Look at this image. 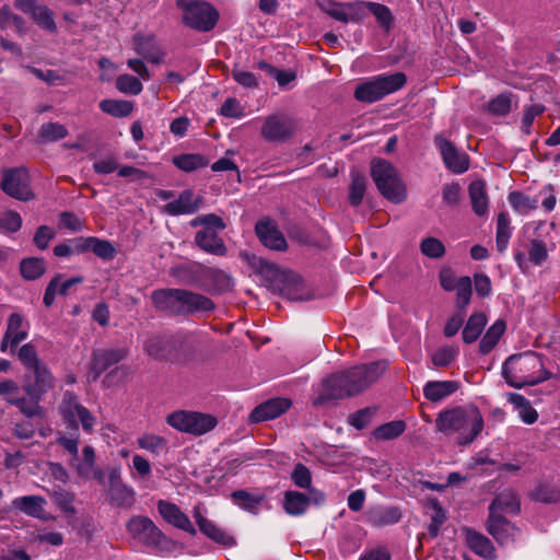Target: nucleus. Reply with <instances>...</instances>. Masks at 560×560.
Listing matches in <instances>:
<instances>
[{
  "label": "nucleus",
  "mask_w": 560,
  "mask_h": 560,
  "mask_svg": "<svg viewBox=\"0 0 560 560\" xmlns=\"http://www.w3.org/2000/svg\"><path fill=\"white\" fill-rule=\"evenodd\" d=\"M386 368L385 361H376L330 375L324 381L322 393L314 400V405L319 406L328 400L343 399L362 393L380 378Z\"/></svg>",
  "instance_id": "nucleus-1"
},
{
  "label": "nucleus",
  "mask_w": 560,
  "mask_h": 560,
  "mask_svg": "<svg viewBox=\"0 0 560 560\" xmlns=\"http://www.w3.org/2000/svg\"><path fill=\"white\" fill-rule=\"evenodd\" d=\"M502 374L515 388L533 386L551 377L544 369L541 357L532 351L509 357L503 363Z\"/></svg>",
  "instance_id": "nucleus-2"
},
{
  "label": "nucleus",
  "mask_w": 560,
  "mask_h": 560,
  "mask_svg": "<svg viewBox=\"0 0 560 560\" xmlns=\"http://www.w3.org/2000/svg\"><path fill=\"white\" fill-rule=\"evenodd\" d=\"M435 424L440 432L457 433L459 444H468L481 432L483 419L476 407H458L441 411Z\"/></svg>",
  "instance_id": "nucleus-3"
},
{
  "label": "nucleus",
  "mask_w": 560,
  "mask_h": 560,
  "mask_svg": "<svg viewBox=\"0 0 560 560\" xmlns=\"http://www.w3.org/2000/svg\"><path fill=\"white\" fill-rule=\"evenodd\" d=\"M190 225L192 228L201 226V230L195 235V243L200 249L215 256L226 255L228 248L218 235L226 228L222 218L214 213L200 214L190 221Z\"/></svg>",
  "instance_id": "nucleus-4"
},
{
  "label": "nucleus",
  "mask_w": 560,
  "mask_h": 560,
  "mask_svg": "<svg viewBox=\"0 0 560 560\" xmlns=\"http://www.w3.org/2000/svg\"><path fill=\"white\" fill-rule=\"evenodd\" d=\"M406 81V75L402 72L380 74L358 84L354 97L363 103H374L400 90Z\"/></svg>",
  "instance_id": "nucleus-5"
},
{
  "label": "nucleus",
  "mask_w": 560,
  "mask_h": 560,
  "mask_svg": "<svg viewBox=\"0 0 560 560\" xmlns=\"http://www.w3.org/2000/svg\"><path fill=\"white\" fill-rule=\"evenodd\" d=\"M371 176L380 192L388 200L399 203L406 199V188L396 168L385 160L371 162Z\"/></svg>",
  "instance_id": "nucleus-6"
},
{
  "label": "nucleus",
  "mask_w": 560,
  "mask_h": 560,
  "mask_svg": "<svg viewBox=\"0 0 560 560\" xmlns=\"http://www.w3.org/2000/svg\"><path fill=\"white\" fill-rule=\"evenodd\" d=\"M166 423L183 433L200 436L215 428V417L190 410H175L166 417Z\"/></svg>",
  "instance_id": "nucleus-7"
},
{
  "label": "nucleus",
  "mask_w": 560,
  "mask_h": 560,
  "mask_svg": "<svg viewBox=\"0 0 560 560\" xmlns=\"http://www.w3.org/2000/svg\"><path fill=\"white\" fill-rule=\"evenodd\" d=\"M59 412L62 420L73 432L70 435L79 434V423L84 432L91 434L96 424V418L81 405L72 392H66L59 405Z\"/></svg>",
  "instance_id": "nucleus-8"
},
{
  "label": "nucleus",
  "mask_w": 560,
  "mask_h": 560,
  "mask_svg": "<svg viewBox=\"0 0 560 560\" xmlns=\"http://www.w3.org/2000/svg\"><path fill=\"white\" fill-rule=\"evenodd\" d=\"M177 5L183 10V21L189 27L208 32L215 26L219 14L210 3L199 0H177Z\"/></svg>",
  "instance_id": "nucleus-9"
},
{
  "label": "nucleus",
  "mask_w": 560,
  "mask_h": 560,
  "mask_svg": "<svg viewBox=\"0 0 560 560\" xmlns=\"http://www.w3.org/2000/svg\"><path fill=\"white\" fill-rule=\"evenodd\" d=\"M59 445H61L69 454L73 456V466L77 474L81 478H88L96 466L95 451L91 445H85L82 450V455L79 456V434L77 435H60L57 439Z\"/></svg>",
  "instance_id": "nucleus-10"
},
{
  "label": "nucleus",
  "mask_w": 560,
  "mask_h": 560,
  "mask_svg": "<svg viewBox=\"0 0 560 560\" xmlns=\"http://www.w3.org/2000/svg\"><path fill=\"white\" fill-rule=\"evenodd\" d=\"M0 186L8 196L18 200L28 201L34 198L28 172L23 167L5 171Z\"/></svg>",
  "instance_id": "nucleus-11"
},
{
  "label": "nucleus",
  "mask_w": 560,
  "mask_h": 560,
  "mask_svg": "<svg viewBox=\"0 0 560 560\" xmlns=\"http://www.w3.org/2000/svg\"><path fill=\"white\" fill-rule=\"evenodd\" d=\"M296 130L295 120L283 114H275L265 118L260 136L268 142H285Z\"/></svg>",
  "instance_id": "nucleus-12"
},
{
  "label": "nucleus",
  "mask_w": 560,
  "mask_h": 560,
  "mask_svg": "<svg viewBox=\"0 0 560 560\" xmlns=\"http://www.w3.org/2000/svg\"><path fill=\"white\" fill-rule=\"evenodd\" d=\"M127 530L133 539L148 546L158 545L162 537L161 530L145 516L130 518L127 523Z\"/></svg>",
  "instance_id": "nucleus-13"
},
{
  "label": "nucleus",
  "mask_w": 560,
  "mask_h": 560,
  "mask_svg": "<svg viewBox=\"0 0 560 560\" xmlns=\"http://www.w3.org/2000/svg\"><path fill=\"white\" fill-rule=\"evenodd\" d=\"M129 350L125 347L95 350L92 355L90 368V376L92 381H96L103 372L127 358Z\"/></svg>",
  "instance_id": "nucleus-14"
},
{
  "label": "nucleus",
  "mask_w": 560,
  "mask_h": 560,
  "mask_svg": "<svg viewBox=\"0 0 560 560\" xmlns=\"http://www.w3.org/2000/svg\"><path fill=\"white\" fill-rule=\"evenodd\" d=\"M326 13L342 23H359L365 18V1L332 3L326 9Z\"/></svg>",
  "instance_id": "nucleus-15"
},
{
  "label": "nucleus",
  "mask_w": 560,
  "mask_h": 560,
  "mask_svg": "<svg viewBox=\"0 0 560 560\" xmlns=\"http://www.w3.org/2000/svg\"><path fill=\"white\" fill-rule=\"evenodd\" d=\"M28 336V325L19 313H13L8 318L7 329L0 343V350L5 352L8 348H14Z\"/></svg>",
  "instance_id": "nucleus-16"
},
{
  "label": "nucleus",
  "mask_w": 560,
  "mask_h": 560,
  "mask_svg": "<svg viewBox=\"0 0 560 560\" xmlns=\"http://www.w3.org/2000/svg\"><path fill=\"white\" fill-rule=\"evenodd\" d=\"M434 142L448 170L457 174H462L468 170L469 162L467 155L458 152L448 140L438 136L435 137Z\"/></svg>",
  "instance_id": "nucleus-17"
},
{
  "label": "nucleus",
  "mask_w": 560,
  "mask_h": 560,
  "mask_svg": "<svg viewBox=\"0 0 560 560\" xmlns=\"http://www.w3.org/2000/svg\"><path fill=\"white\" fill-rule=\"evenodd\" d=\"M514 259L522 272L525 273L529 270L530 264L541 266L548 259L547 245L544 241L532 240L527 246V254L518 252Z\"/></svg>",
  "instance_id": "nucleus-18"
},
{
  "label": "nucleus",
  "mask_w": 560,
  "mask_h": 560,
  "mask_svg": "<svg viewBox=\"0 0 560 560\" xmlns=\"http://www.w3.org/2000/svg\"><path fill=\"white\" fill-rule=\"evenodd\" d=\"M32 371L34 373V382L26 384L24 390L33 399L40 400L47 392L54 388L55 377L45 363Z\"/></svg>",
  "instance_id": "nucleus-19"
},
{
  "label": "nucleus",
  "mask_w": 560,
  "mask_h": 560,
  "mask_svg": "<svg viewBox=\"0 0 560 560\" xmlns=\"http://www.w3.org/2000/svg\"><path fill=\"white\" fill-rule=\"evenodd\" d=\"M214 303L207 296L179 289V315L210 312Z\"/></svg>",
  "instance_id": "nucleus-20"
},
{
  "label": "nucleus",
  "mask_w": 560,
  "mask_h": 560,
  "mask_svg": "<svg viewBox=\"0 0 560 560\" xmlns=\"http://www.w3.org/2000/svg\"><path fill=\"white\" fill-rule=\"evenodd\" d=\"M259 241L273 250H285L287 241L278 228L268 219L260 220L255 226Z\"/></svg>",
  "instance_id": "nucleus-21"
},
{
  "label": "nucleus",
  "mask_w": 560,
  "mask_h": 560,
  "mask_svg": "<svg viewBox=\"0 0 560 560\" xmlns=\"http://www.w3.org/2000/svg\"><path fill=\"white\" fill-rule=\"evenodd\" d=\"M290 407L291 401L287 398L269 399L250 412L249 420L255 423L272 420L284 413Z\"/></svg>",
  "instance_id": "nucleus-22"
},
{
  "label": "nucleus",
  "mask_w": 560,
  "mask_h": 560,
  "mask_svg": "<svg viewBox=\"0 0 560 560\" xmlns=\"http://www.w3.org/2000/svg\"><path fill=\"white\" fill-rule=\"evenodd\" d=\"M93 252L97 257L104 260H110L116 255L114 245L106 240H101L94 236L79 237L75 240V252L78 254Z\"/></svg>",
  "instance_id": "nucleus-23"
},
{
  "label": "nucleus",
  "mask_w": 560,
  "mask_h": 560,
  "mask_svg": "<svg viewBox=\"0 0 560 560\" xmlns=\"http://www.w3.org/2000/svg\"><path fill=\"white\" fill-rule=\"evenodd\" d=\"M158 510L167 523L191 535L196 534L188 516L176 504L161 500L158 503Z\"/></svg>",
  "instance_id": "nucleus-24"
},
{
  "label": "nucleus",
  "mask_w": 560,
  "mask_h": 560,
  "mask_svg": "<svg viewBox=\"0 0 560 560\" xmlns=\"http://www.w3.org/2000/svg\"><path fill=\"white\" fill-rule=\"evenodd\" d=\"M133 47L136 52L149 62L160 63L163 60L164 52L151 35L137 34L133 37Z\"/></svg>",
  "instance_id": "nucleus-25"
},
{
  "label": "nucleus",
  "mask_w": 560,
  "mask_h": 560,
  "mask_svg": "<svg viewBox=\"0 0 560 560\" xmlns=\"http://www.w3.org/2000/svg\"><path fill=\"white\" fill-rule=\"evenodd\" d=\"M201 203L200 197H195L191 190H184L176 200L165 205V212L171 215L195 213Z\"/></svg>",
  "instance_id": "nucleus-26"
},
{
  "label": "nucleus",
  "mask_w": 560,
  "mask_h": 560,
  "mask_svg": "<svg viewBox=\"0 0 560 560\" xmlns=\"http://www.w3.org/2000/svg\"><path fill=\"white\" fill-rule=\"evenodd\" d=\"M151 300L156 310L179 315V289L154 290Z\"/></svg>",
  "instance_id": "nucleus-27"
},
{
  "label": "nucleus",
  "mask_w": 560,
  "mask_h": 560,
  "mask_svg": "<svg viewBox=\"0 0 560 560\" xmlns=\"http://www.w3.org/2000/svg\"><path fill=\"white\" fill-rule=\"evenodd\" d=\"M194 517L199 526V529L213 541L223 546H232L234 538L219 528L212 521L203 517L199 509H195Z\"/></svg>",
  "instance_id": "nucleus-28"
},
{
  "label": "nucleus",
  "mask_w": 560,
  "mask_h": 560,
  "mask_svg": "<svg viewBox=\"0 0 560 560\" xmlns=\"http://www.w3.org/2000/svg\"><path fill=\"white\" fill-rule=\"evenodd\" d=\"M488 530L500 544H506L514 537L515 527L502 515H489Z\"/></svg>",
  "instance_id": "nucleus-29"
},
{
  "label": "nucleus",
  "mask_w": 560,
  "mask_h": 560,
  "mask_svg": "<svg viewBox=\"0 0 560 560\" xmlns=\"http://www.w3.org/2000/svg\"><path fill=\"white\" fill-rule=\"evenodd\" d=\"M457 388L458 384L454 381H431L424 385L423 395L428 400L438 402L454 394Z\"/></svg>",
  "instance_id": "nucleus-30"
},
{
  "label": "nucleus",
  "mask_w": 560,
  "mask_h": 560,
  "mask_svg": "<svg viewBox=\"0 0 560 560\" xmlns=\"http://www.w3.org/2000/svg\"><path fill=\"white\" fill-rule=\"evenodd\" d=\"M46 500L38 495H24L15 498L12 501V505L25 513L26 515L44 518L45 517V509Z\"/></svg>",
  "instance_id": "nucleus-31"
},
{
  "label": "nucleus",
  "mask_w": 560,
  "mask_h": 560,
  "mask_svg": "<svg viewBox=\"0 0 560 560\" xmlns=\"http://www.w3.org/2000/svg\"><path fill=\"white\" fill-rule=\"evenodd\" d=\"M472 211L477 215H486L488 213L489 201L486 192V184L482 180H475L468 188Z\"/></svg>",
  "instance_id": "nucleus-32"
},
{
  "label": "nucleus",
  "mask_w": 560,
  "mask_h": 560,
  "mask_svg": "<svg viewBox=\"0 0 560 560\" xmlns=\"http://www.w3.org/2000/svg\"><path fill=\"white\" fill-rule=\"evenodd\" d=\"M466 541L468 547L478 556L486 559L495 558L493 545L486 536L475 530H467Z\"/></svg>",
  "instance_id": "nucleus-33"
},
{
  "label": "nucleus",
  "mask_w": 560,
  "mask_h": 560,
  "mask_svg": "<svg viewBox=\"0 0 560 560\" xmlns=\"http://www.w3.org/2000/svg\"><path fill=\"white\" fill-rule=\"evenodd\" d=\"M368 517L373 526L381 527L397 523L401 514L394 506H376L370 510Z\"/></svg>",
  "instance_id": "nucleus-34"
},
{
  "label": "nucleus",
  "mask_w": 560,
  "mask_h": 560,
  "mask_svg": "<svg viewBox=\"0 0 560 560\" xmlns=\"http://www.w3.org/2000/svg\"><path fill=\"white\" fill-rule=\"evenodd\" d=\"M518 511L520 501L512 490H504L499 493L490 505V515L499 514V512L517 513Z\"/></svg>",
  "instance_id": "nucleus-35"
},
{
  "label": "nucleus",
  "mask_w": 560,
  "mask_h": 560,
  "mask_svg": "<svg viewBox=\"0 0 560 560\" xmlns=\"http://www.w3.org/2000/svg\"><path fill=\"white\" fill-rule=\"evenodd\" d=\"M487 322V316L483 313L471 314L463 329L464 342H475L480 337Z\"/></svg>",
  "instance_id": "nucleus-36"
},
{
  "label": "nucleus",
  "mask_w": 560,
  "mask_h": 560,
  "mask_svg": "<svg viewBox=\"0 0 560 560\" xmlns=\"http://www.w3.org/2000/svg\"><path fill=\"white\" fill-rule=\"evenodd\" d=\"M505 322L498 319L488 328L479 343L481 353H489L497 346L501 336L505 331Z\"/></svg>",
  "instance_id": "nucleus-37"
},
{
  "label": "nucleus",
  "mask_w": 560,
  "mask_h": 560,
  "mask_svg": "<svg viewBox=\"0 0 560 560\" xmlns=\"http://www.w3.org/2000/svg\"><path fill=\"white\" fill-rule=\"evenodd\" d=\"M143 349L153 359H163L171 351L168 338L161 335L149 337L143 343Z\"/></svg>",
  "instance_id": "nucleus-38"
},
{
  "label": "nucleus",
  "mask_w": 560,
  "mask_h": 560,
  "mask_svg": "<svg viewBox=\"0 0 560 560\" xmlns=\"http://www.w3.org/2000/svg\"><path fill=\"white\" fill-rule=\"evenodd\" d=\"M509 401L515 407L518 417L523 420V422L533 424L537 420V411L532 407L530 402L524 396L516 393H511L509 395Z\"/></svg>",
  "instance_id": "nucleus-39"
},
{
  "label": "nucleus",
  "mask_w": 560,
  "mask_h": 560,
  "mask_svg": "<svg viewBox=\"0 0 560 560\" xmlns=\"http://www.w3.org/2000/svg\"><path fill=\"white\" fill-rule=\"evenodd\" d=\"M231 497L236 505L252 513H256L265 500L262 493H250L245 490L234 491Z\"/></svg>",
  "instance_id": "nucleus-40"
},
{
  "label": "nucleus",
  "mask_w": 560,
  "mask_h": 560,
  "mask_svg": "<svg viewBox=\"0 0 560 560\" xmlns=\"http://www.w3.org/2000/svg\"><path fill=\"white\" fill-rule=\"evenodd\" d=\"M110 495L113 501L119 506L129 508L135 502V491L132 488L122 483L119 479L115 480L112 476Z\"/></svg>",
  "instance_id": "nucleus-41"
},
{
  "label": "nucleus",
  "mask_w": 560,
  "mask_h": 560,
  "mask_svg": "<svg viewBox=\"0 0 560 560\" xmlns=\"http://www.w3.org/2000/svg\"><path fill=\"white\" fill-rule=\"evenodd\" d=\"M512 234L511 220L506 212H500L497 219L495 243L500 253H503Z\"/></svg>",
  "instance_id": "nucleus-42"
},
{
  "label": "nucleus",
  "mask_w": 560,
  "mask_h": 560,
  "mask_svg": "<svg viewBox=\"0 0 560 560\" xmlns=\"http://www.w3.org/2000/svg\"><path fill=\"white\" fill-rule=\"evenodd\" d=\"M509 202L514 211L525 215L534 211L538 207V200L521 191H512L509 194Z\"/></svg>",
  "instance_id": "nucleus-43"
},
{
  "label": "nucleus",
  "mask_w": 560,
  "mask_h": 560,
  "mask_svg": "<svg viewBox=\"0 0 560 560\" xmlns=\"http://www.w3.org/2000/svg\"><path fill=\"white\" fill-rule=\"evenodd\" d=\"M308 503L310 499L301 492L288 491L285 493L284 510L291 515L303 514L306 511Z\"/></svg>",
  "instance_id": "nucleus-44"
},
{
  "label": "nucleus",
  "mask_w": 560,
  "mask_h": 560,
  "mask_svg": "<svg viewBox=\"0 0 560 560\" xmlns=\"http://www.w3.org/2000/svg\"><path fill=\"white\" fill-rule=\"evenodd\" d=\"M137 445L154 455L161 454L167 447V440L158 434L147 433L137 439Z\"/></svg>",
  "instance_id": "nucleus-45"
},
{
  "label": "nucleus",
  "mask_w": 560,
  "mask_h": 560,
  "mask_svg": "<svg viewBox=\"0 0 560 560\" xmlns=\"http://www.w3.org/2000/svg\"><path fill=\"white\" fill-rule=\"evenodd\" d=\"M100 108L114 117H126L131 114L133 104L125 100H103Z\"/></svg>",
  "instance_id": "nucleus-46"
},
{
  "label": "nucleus",
  "mask_w": 560,
  "mask_h": 560,
  "mask_svg": "<svg viewBox=\"0 0 560 560\" xmlns=\"http://www.w3.org/2000/svg\"><path fill=\"white\" fill-rule=\"evenodd\" d=\"M366 190V178L357 171L351 172V184L349 187V201L352 206H359Z\"/></svg>",
  "instance_id": "nucleus-47"
},
{
  "label": "nucleus",
  "mask_w": 560,
  "mask_h": 560,
  "mask_svg": "<svg viewBox=\"0 0 560 560\" xmlns=\"http://www.w3.org/2000/svg\"><path fill=\"white\" fill-rule=\"evenodd\" d=\"M368 12H371L375 16L381 27L385 31L390 30L393 15L389 8L382 3L365 1V15Z\"/></svg>",
  "instance_id": "nucleus-48"
},
{
  "label": "nucleus",
  "mask_w": 560,
  "mask_h": 560,
  "mask_svg": "<svg viewBox=\"0 0 560 560\" xmlns=\"http://www.w3.org/2000/svg\"><path fill=\"white\" fill-rule=\"evenodd\" d=\"M406 430V423L402 420H395L384 423L374 430V438L381 441H387L398 438Z\"/></svg>",
  "instance_id": "nucleus-49"
},
{
  "label": "nucleus",
  "mask_w": 560,
  "mask_h": 560,
  "mask_svg": "<svg viewBox=\"0 0 560 560\" xmlns=\"http://www.w3.org/2000/svg\"><path fill=\"white\" fill-rule=\"evenodd\" d=\"M33 21L43 30L56 32L54 12L46 5H37L31 13Z\"/></svg>",
  "instance_id": "nucleus-50"
},
{
  "label": "nucleus",
  "mask_w": 560,
  "mask_h": 560,
  "mask_svg": "<svg viewBox=\"0 0 560 560\" xmlns=\"http://www.w3.org/2000/svg\"><path fill=\"white\" fill-rule=\"evenodd\" d=\"M530 498L541 503H553L560 500V490L549 483H539L532 491Z\"/></svg>",
  "instance_id": "nucleus-51"
},
{
  "label": "nucleus",
  "mask_w": 560,
  "mask_h": 560,
  "mask_svg": "<svg viewBox=\"0 0 560 560\" xmlns=\"http://www.w3.org/2000/svg\"><path fill=\"white\" fill-rule=\"evenodd\" d=\"M459 352V349L454 346H444L436 349L432 355L431 361L436 368H445L448 366L452 362L455 361Z\"/></svg>",
  "instance_id": "nucleus-52"
},
{
  "label": "nucleus",
  "mask_w": 560,
  "mask_h": 560,
  "mask_svg": "<svg viewBox=\"0 0 560 560\" xmlns=\"http://www.w3.org/2000/svg\"><path fill=\"white\" fill-rule=\"evenodd\" d=\"M46 270V265L43 259L27 258L21 262V273L26 280H36Z\"/></svg>",
  "instance_id": "nucleus-53"
},
{
  "label": "nucleus",
  "mask_w": 560,
  "mask_h": 560,
  "mask_svg": "<svg viewBox=\"0 0 560 560\" xmlns=\"http://www.w3.org/2000/svg\"><path fill=\"white\" fill-rule=\"evenodd\" d=\"M67 135V128L58 122L44 124L38 131V138L44 142L57 141L63 139Z\"/></svg>",
  "instance_id": "nucleus-54"
},
{
  "label": "nucleus",
  "mask_w": 560,
  "mask_h": 560,
  "mask_svg": "<svg viewBox=\"0 0 560 560\" xmlns=\"http://www.w3.org/2000/svg\"><path fill=\"white\" fill-rule=\"evenodd\" d=\"M454 291H456V307L464 312L469 305L472 294L471 279L467 276L460 277L458 287Z\"/></svg>",
  "instance_id": "nucleus-55"
},
{
  "label": "nucleus",
  "mask_w": 560,
  "mask_h": 560,
  "mask_svg": "<svg viewBox=\"0 0 560 560\" xmlns=\"http://www.w3.org/2000/svg\"><path fill=\"white\" fill-rule=\"evenodd\" d=\"M427 513L431 517V523L429 524V532L431 535L436 536L441 525L445 521V512L436 500H430L427 505Z\"/></svg>",
  "instance_id": "nucleus-56"
},
{
  "label": "nucleus",
  "mask_w": 560,
  "mask_h": 560,
  "mask_svg": "<svg viewBox=\"0 0 560 560\" xmlns=\"http://www.w3.org/2000/svg\"><path fill=\"white\" fill-rule=\"evenodd\" d=\"M39 401L37 399H33L32 397L26 398L21 396V393L13 401L12 405L16 406L19 410L28 418L39 417L43 413V409L39 406Z\"/></svg>",
  "instance_id": "nucleus-57"
},
{
  "label": "nucleus",
  "mask_w": 560,
  "mask_h": 560,
  "mask_svg": "<svg viewBox=\"0 0 560 560\" xmlns=\"http://www.w3.org/2000/svg\"><path fill=\"white\" fill-rule=\"evenodd\" d=\"M116 88L125 94L138 95L141 93L143 86L141 81L130 74H121L116 79Z\"/></svg>",
  "instance_id": "nucleus-58"
},
{
  "label": "nucleus",
  "mask_w": 560,
  "mask_h": 560,
  "mask_svg": "<svg viewBox=\"0 0 560 560\" xmlns=\"http://www.w3.org/2000/svg\"><path fill=\"white\" fill-rule=\"evenodd\" d=\"M18 358L28 370H33L43 364V362L38 359L35 346L32 343L23 345L18 351Z\"/></svg>",
  "instance_id": "nucleus-59"
},
{
  "label": "nucleus",
  "mask_w": 560,
  "mask_h": 560,
  "mask_svg": "<svg viewBox=\"0 0 560 560\" xmlns=\"http://www.w3.org/2000/svg\"><path fill=\"white\" fill-rule=\"evenodd\" d=\"M421 253L429 258H441L445 254V246L435 237L423 238L420 243Z\"/></svg>",
  "instance_id": "nucleus-60"
},
{
  "label": "nucleus",
  "mask_w": 560,
  "mask_h": 560,
  "mask_svg": "<svg viewBox=\"0 0 560 560\" xmlns=\"http://www.w3.org/2000/svg\"><path fill=\"white\" fill-rule=\"evenodd\" d=\"M21 226L22 218L18 212L9 210L0 214V232H16L21 229Z\"/></svg>",
  "instance_id": "nucleus-61"
},
{
  "label": "nucleus",
  "mask_w": 560,
  "mask_h": 560,
  "mask_svg": "<svg viewBox=\"0 0 560 560\" xmlns=\"http://www.w3.org/2000/svg\"><path fill=\"white\" fill-rule=\"evenodd\" d=\"M173 163L179 170L191 172L203 165V159L198 154H182L175 156Z\"/></svg>",
  "instance_id": "nucleus-62"
},
{
  "label": "nucleus",
  "mask_w": 560,
  "mask_h": 560,
  "mask_svg": "<svg viewBox=\"0 0 560 560\" xmlns=\"http://www.w3.org/2000/svg\"><path fill=\"white\" fill-rule=\"evenodd\" d=\"M512 100L510 94H500L488 104L491 114L504 116L511 110Z\"/></svg>",
  "instance_id": "nucleus-63"
},
{
  "label": "nucleus",
  "mask_w": 560,
  "mask_h": 560,
  "mask_svg": "<svg viewBox=\"0 0 560 560\" xmlns=\"http://www.w3.org/2000/svg\"><path fill=\"white\" fill-rule=\"evenodd\" d=\"M291 479L296 487L307 489L312 482L311 471L303 464H298L291 474Z\"/></svg>",
  "instance_id": "nucleus-64"
}]
</instances>
